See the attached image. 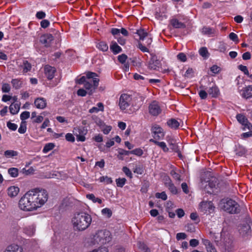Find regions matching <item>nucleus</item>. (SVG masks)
<instances>
[{
	"label": "nucleus",
	"instance_id": "obj_17",
	"mask_svg": "<svg viewBox=\"0 0 252 252\" xmlns=\"http://www.w3.org/2000/svg\"><path fill=\"white\" fill-rule=\"evenodd\" d=\"M239 231L241 235L244 237L250 235L251 233V228L250 225L246 223L239 226Z\"/></svg>",
	"mask_w": 252,
	"mask_h": 252
},
{
	"label": "nucleus",
	"instance_id": "obj_48",
	"mask_svg": "<svg viewBox=\"0 0 252 252\" xmlns=\"http://www.w3.org/2000/svg\"><path fill=\"white\" fill-rule=\"evenodd\" d=\"M229 38L236 43H238L239 42L238 35L234 32L230 33Z\"/></svg>",
	"mask_w": 252,
	"mask_h": 252
},
{
	"label": "nucleus",
	"instance_id": "obj_7",
	"mask_svg": "<svg viewBox=\"0 0 252 252\" xmlns=\"http://www.w3.org/2000/svg\"><path fill=\"white\" fill-rule=\"evenodd\" d=\"M99 81V79L97 78V76H94L93 78L88 79L85 84L84 87L90 95L92 94L97 88Z\"/></svg>",
	"mask_w": 252,
	"mask_h": 252
},
{
	"label": "nucleus",
	"instance_id": "obj_58",
	"mask_svg": "<svg viewBox=\"0 0 252 252\" xmlns=\"http://www.w3.org/2000/svg\"><path fill=\"white\" fill-rule=\"evenodd\" d=\"M127 59V56L124 54L120 55L118 57V60L119 62L122 63H125Z\"/></svg>",
	"mask_w": 252,
	"mask_h": 252
},
{
	"label": "nucleus",
	"instance_id": "obj_35",
	"mask_svg": "<svg viewBox=\"0 0 252 252\" xmlns=\"http://www.w3.org/2000/svg\"><path fill=\"white\" fill-rule=\"evenodd\" d=\"M20 110V105L17 103H12L9 106V110L11 114L15 115L18 113Z\"/></svg>",
	"mask_w": 252,
	"mask_h": 252
},
{
	"label": "nucleus",
	"instance_id": "obj_63",
	"mask_svg": "<svg viewBox=\"0 0 252 252\" xmlns=\"http://www.w3.org/2000/svg\"><path fill=\"white\" fill-rule=\"evenodd\" d=\"M65 139L69 142H73L75 141V138L70 133H67L65 135Z\"/></svg>",
	"mask_w": 252,
	"mask_h": 252
},
{
	"label": "nucleus",
	"instance_id": "obj_23",
	"mask_svg": "<svg viewBox=\"0 0 252 252\" xmlns=\"http://www.w3.org/2000/svg\"><path fill=\"white\" fill-rule=\"evenodd\" d=\"M23 232L29 236H32L35 232V225L33 224L27 226L23 229Z\"/></svg>",
	"mask_w": 252,
	"mask_h": 252
},
{
	"label": "nucleus",
	"instance_id": "obj_4",
	"mask_svg": "<svg viewBox=\"0 0 252 252\" xmlns=\"http://www.w3.org/2000/svg\"><path fill=\"white\" fill-rule=\"evenodd\" d=\"M136 34L139 36V39L140 40H146L145 43H142L141 42H138L137 47L142 52H149V48L153 41L152 38L150 34L145 32L143 29H140L137 31Z\"/></svg>",
	"mask_w": 252,
	"mask_h": 252
},
{
	"label": "nucleus",
	"instance_id": "obj_9",
	"mask_svg": "<svg viewBox=\"0 0 252 252\" xmlns=\"http://www.w3.org/2000/svg\"><path fill=\"white\" fill-rule=\"evenodd\" d=\"M151 132L154 140H159L163 139L164 137L163 128L157 124H155L152 126Z\"/></svg>",
	"mask_w": 252,
	"mask_h": 252
},
{
	"label": "nucleus",
	"instance_id": "obj_44",
	"mask_svg": "<svg viewBox=\"0 0 252 252\" xmlns=\"http://www.w3.org/2000/svg\"><path fill=\"white\" fill-rule=\"evenodd\" d=\"M100 182H105L106 184H110L113 182V181L110 177L107 176H101L99 178Z\"/></svg>",
	"mask_w": 252,
	"mask_h": 252
},
{
	"label": "nucleus",
	"instance_id": "obj_45",
	"mask_svg": "<svg viewBox=\"0 0 252 252\" xmlns=\"http://www.w3.org/2000/svg\"><path fill=\"white\" fill-rule=\"evenodd\" d=\"M126 180L125 178H118L116 180L117 186L119 187L122 188L126 184Z\"/></svg>",
	"mask_w": 252,
	"mask_h": 252
},
{
	"label": "nucleus",
	"instance_id": "obj_59",
	"mask_svg": "<svg viewBox=\"0 0 252 252\" xmlns=\"http://www.w3.org/2000/svg\"><path fill=\"white\" fill-rule=\"evenodd\" d=\"M1 91L3 93H8L10 91V86L7 83H4L2 85Z\"/></svg>",
	"mask_w": 252,
	"mask_h": 252
},
{
	"label": "nucleus",
	"instance_id": "obj_34",
	"mask_svg": "<svg viewBox=\"0 0 252 252\" xmlns=\"http://www.w3.org/2000/svg\"><path fill=\"white\" fill-rule=\"evenodd\" d=\"M246 152L247 150L244 147L240 145H239L237 147H236V148L235 149V153L236 155L240 157H242L244 156L246 154Z\"/></svg>",
	"mask_w": 252,
	"mask_h": 252
},
{
	"label": "nucleus",
	"instance_id": "obj_8",
	"mask_svg": "<svg viewBox=\"0 0 252 252\" xmlns=\"http://www.w3.org/2000/svg\"><path fill=\"white\" fill-rule=\"evenodd\" d=\"M132 96L126 94H121L119 99V106L121 110H124L131 105Z\"/></svg>",
	"mask_w": 252,
	"mask_h": 252
},
{
	"label": "nucleus",
	"instance_id": "obj_27",
	"mask_svg": "<svg viewBox=\"0 0 252 252\" xmlns=\"http://www.w3.org/2000/svg\"><path fill=\"white\" fill-rule=\"evenodd\" d=\"M170 24L172 27L176 29H184L186 27L184 23L180 22L177 19H172L170 20Z\"/></svg>",
	"mask_w": 252,
	"mask_h": 252
},
{
	"label": "nucleus",
	"instance_id": "obj_31",
	"mask_svg": "<svg viewBox=\"0 0 252 252\" xmlns=\"http://www.w3.org/2000/svg\"><path fill=\"white\" fill-rule=\"evenodd\" d=\"M150 141L158 146L164 152H167L169 150L168 148L167 147L166 144L164 142H158V140L154 139H150Z\"/></svg>",
	"mask_w": 252,
	"mask_h": 252
},
{
	"label": "nucleus",
	"instance_id": "obj_18",
	"mask_svg": "<svg viewBox=\"0 0 252 252\" xmlns=\"http://www.w3.org/2000/svg\"><path fill=\"white\" fill-rule=\"evenodd\" d=\"M94 76H98L97 74L94 72H88L87 73L86 75L82 76L80 79L76 81L77 83L79 84H84L86 83L88 79H91Z\"/></svg>",
	"mask_w": 252,
	"mask_h": 252
},
{
	"label": "nucleus",
	"instance_id": "obj_5",
	"mask_svg": "<svg viewBox=\"0 0 252 252\" xmlns=\"http://www.w3.org/2000/svg\"><path fill=\"white\" fill-rule=\"evenodd\" d=\"M220 206L224 211L231 214H238L241 211L239 204L232 199H223L220 201Z\"/></svg>",
	"mask_w": 252,
	"mask_h": 252
},
{
	"label": "nucleus",
	"instance_id": "obj_28",
	"mask_svg": "<svg viewBox=\"0 0 252 252\" xmlns=\"http://www.w3.org/2000/svg\"><path fill=\"white\" fill-rule=\"evenodd\" d=\"M19 192V189L16 186H11L7 189L8 195L10 197L17 196Z\"/></svg>",
	"mask_w": 252,
	"mask_h": 252
},
{
	"label": "nucleus",
	"instance_id": "obj_32",
	"mask_svg": "<svg viewBox=\"0 0 252 252\" xmlns=\"http://www.w3.org/2000/svg\"><path fill=\"white\" fill-rule=\"evenodd\" d=\"M118 154L117 157L118 159L123 160L124 159V157L125 156H128L129 155V151H126L123 149H118Z\"/></svg>",
	"mask_w": 252,
	"mask_h": 252
},
{
	"label": "nucleus",
	"instance_id": "obj_20",
	"mask_svg": "<svg viewBox=\"0 0 252 252\" xmlns=\"http://www.w3.org/2000/svg\"><path fill=\"white\" fill-rule=\"evenodd\" d=\"M202 243L205 246L207 252H217L214 246L209 240L202 238Z\"/></svg>",
	"mask_w": 252,
	"mask_h": 252
},
{
	"label": "nucleus",
	"instance_id": "obj_15",
	"mask_svg": "<svg viewBox=\"0 0 252 252\" xmlns=\"http://www.w3.org/2000/svg\"><path fill=\"white\" fill-rule=\"evenodd\" d=\"M240 94L242 97L246 99L252 97V85L243 88L240 91Z\"/></svg>",
	"mask_w": 252,
	"mask_h": 252
},
{
	"label": "nucleus",
	"instance_id": "obj_1",
	"mask_svg": "<svg viewBox=\"0 0 252 252\" xmlns=\"http://www.w3.org/2000/svg\"><path fill=\"white\" fill-rule=\"evenodd\" d=\"M92 220L91 215L85 212H79L74 214L71 222L74 230L81 231L89 227Z\"/></svg>",
	"mask_w": 252,
	"mask_h": 252
},
{
	"label": "nucleus",
	"instance_id": "obj_37",
	"mask_svg": "<svg viewBox=\"0 0 252 252\" xmlns=\"http://www.w3.org/2000/svg\"><path fill=\"white\" fill-rule=\"evenodd\" d=\"M18 152L12 150H6L4 153V157L7 158H13L18 156Z\"/></svg>",
	"mask_w": 252,
	"mask_h": 252
},
{
	"label": "nucleus",
	"instance_id": "obj_26",
	"mask_svg": "<svg viewBox=\"0 0 252 252\" xmlns=\"http://www.w3.org/2000/svg\"><path fill=\"white\" fill-rule=\"evenodd\" d=\"M34 104L37 108L43 109L46 106V101L44 98H37L34 101Z\"/></svg>",
	"mask_w": 252,
	"mask_h": 252
},
{
	"label": "nucleus",
	"instance_id": "obj_33",
	"mask_svg": "<svg viewBox=\"0 0 252 252\" xmlns=\"http://www.w3.org/2000/svg\"><path fill=\"white\" fill-rule=\"evenodd\" d=\"M97 107H93L89 110V113H97L99 111H104V106L102 103L99 102L97 104Z\"/></svg>",
	"mask_w": 252,
	"mask_h": 252
},
{
	"label": "nucleus",
	"instance_id": "obj_16",
	"mask_svg": "<svg viewBox=\"0 0 252 252\" xmlns=\"http://www.w3.org/2000/svg\"><path fill=\"white\" fill-rule=\"evenodd\" d=\"M54 39V37L51 34L47 33L42 35L40 37V41L46 47L50 45L52 41Z\"/></svg>",
	"mask_w": 252,
	"mask_h": 252
},
{
	"label": "nucleus",
	"instance_id": "obj_29",
	"mask_svg": "<svg viewBox=\"0 0 252 252\" xmlns=\"http://www.w3.org/2000/svg\"><path fill=\"white\" fill-rule=\"evenodd\" d=\"M167 126L173 129H177L180 126L179 122L175 119L172 118L167 121Z\"/></svg>",
	"mask_w": 252,
	"mask_h": 252
},
{
	"label": "nucleus",
	"instance_id": "obj_14",
	"mask_svg": "<svg viewBox=\"0 0 252 252\" xmlns=\"http://www.w3.org/2000/svg\"><path fill=\"white\" fill-rule=\"evenodd\" d=\"M44 74L48 80H52L55 76L56 69L49 65H46L44 68Z\"/></svg>",
	"mask_w": 252,
	"mask_h": 252
},
{
	"label": "nucleus",
	"instance_id": "obj_46",
	"mask_svg": "<svg viewBox=\"0 0 252 252\" xmlns=\"http://www.w3.org/2000/svg\"><path fill=\"white\" fill-rule=\"evenodd\" d=\"M27 130L26 124L25 122H22L19 128H18V132L20 133L24 134L26 132Z\"/></svg>",
	"mask_w": 252,
	"mask_h": 252
},
{
	"label": "nucleus",
	"instance_id": "obj_2",
	"mask_svg": "<svg viewBox=\"0 0 252 252\" xmlns=\"http://www.w3.org/2000/svg\"><path fill=\"white\" fill-rule=\"evenodd\" d=\"M35 202L32 198L31 190L26 192L19 200V207L25 211L36 210Z\"/></svg>",
	"mask_w": 252,
	"mask_h": 252
},
{
	"label": "nucleus",
	"instance_id": "obj_47",
	"mask_svg": "<svg viewBox=\"0 0 252 252\" xmlns=\"http://www.w3.org/2000/svg\"><path fill=\"white\" fill-rule=\"evenodd\" d=\"M129 154H133L138 156H141L143 154V152L142 149L140 148H137L132 151H129Z\"/></svg>",
	"mask_w": 252,
	"mask_h": 252
},
{
	"label": "nucleus",
	"instance_id": "obj_36",
	"mask_svg": "<svg viewBox=\"0 0 252 252\" xmlns=\"http://www.w3.org/2000/svg\"><path fill=\"white\" fill-rule=\"evenodd\" d=\"M11 84L15 89H19L22 87L23 82L21 79H13L11 80Z\"/></svg>",
	"mask_w": 252,
	"mask_h": 252
},
{
	"label": "nucleus",
	"instance_id": "obj_61",
	"mask_svg": "<svg viewBox=\"0 0 252 252\" xmlns=\"http://www.w3.org/2000/svg\"><path fill=\"white\" fill-rule=\"evenodd\" d=\"M7 126L8 128L12 130H15L17 128V125L14 123H11L10 122H7Z\"/></svg>",
	"mask_w": 252,
	"mask_h": 252
},
{
	"label": "nucleus",
	"instance_id": "obj_40",
	"mask_svg": "<svg viewBox=\"0 0 252 252\" xmlns=\"http://www.w3.org/2000/svg\"><path fill=\"white\" fill-rule=\"evenodd\" d=\"M18 169L17 168L12 167L10 168L8 170V174L13 178H15L18 176Z\"/></svg>",
	"mask_w": 252,
	"mask_h": 252
},
{
	"label": "nucleus",
	"instance_id": "obj_56",
	"mask_svg": "<svg viewBox=\"0 0 252 252\" xmlns=\"http://www.w3.org/2000/svg\"><path fill=\"white\" fill-rule=\"evenodd\" d=\"M169 146L170 148L173 151L177 152L179 151L178 147L176 143L174 142H172V141L170 142L169 143Z\"/></svg>",
	"mask_w": 252,
	"mask_h": 252
},
{
	"label": "nucleus",
	"instance_id": "obj_62",
	"mask_svg": "<svg viewBox=\"0 0 252 252\" xmlns=\"http://www.w3.org/2000/svg\"><path fill=\"white\" fill-rule=\"evenodd\" d=\"M210 70L212 73L217 74L220 72V67L217 65H214L210 68Z\"/></svg>",
	"mask_w": 252,
	"mask_h": 252
},
{
	"label": "nucleus",
	"instance_id": "obj_50",
	"mask_svg": "<svg viewBox=\"0 0 252 252\" xmlns=\"http://www.w3.org/2000/svg\"><path fill=\"white\" fill-rule=\"evenodd\" d=\"M101 213L103 215H106L108 218H110L112 215L111 210L107 208L103 209L101 210Z\"/></svg>",
	"mask_w": 252,
	"mask_h": 252
},
{
	"label": "nucleus",
	"instance_id": "obj_3",
	"mask_svg": "<svg viewBox=\"0 0 252 252\" xmlns=\"http://www.w3.org/2000/svg\"><path fill=\"white\" fill-rule=\"evenodd\" d=\"M32 198L35 202L36 210L42 207L48 200V194L44 189L38 188L31 189Z\"/></svg>",
	"mask_w": 252,
	"mask_h": 252
},
{
	"label": "nucleus",
	"instance_id": "obj_41",
	"mask_svg": "<svg viewBox=\"0 0 252 252\" xmlns=\"http://www.w3.org/2000/svg\"><path fill=\"white\" fill-rule=\"evenodd\" d=\"M55 144L52 143H49L46 144L43 148V152L44 153H47L50 151L52 150L55 147Z\"/></svg>",
	"mask_w": 252,
	"mask_h": 252
},
{
	"label": "nucleus",
	"instance_id": "obj_19",
	"mask_svg": "<svg viewBox=\"0 0 252 252\" xmlns=\"http://www.w3.org/2000/svg\"><path fill=\"white\" fill-rule=\"evenodd\" d=\"M19 68L22 70L23 74H25L28 72L30 71L32 69V64L27 60H23L22 64L18 66Z\"/></svg>",
	"mask_w": 252,
	"mask_h": 252
},
{
	"label": "nucleus",
	"instance_id": "obj_57",
	"mask_svg": "<svg viewBox=\"0 0 252 252\" xmlns=\"http://www.w3.org/2000/svg\"><path fill=\"white\" fill-rule=\"evenodd\" d=\"M202 32L206 34L213 33V29L210 27H204L202 29Z\"/></svg>",
	"mask_w": 252,
	"mask_h": 252
},
{
	"label": "nucleus",
	"instance_id": "obj_49",
	"mask_svg": "<svg viewBox=\"0 0 252 252\" xmlns=\"http://www.w3.org/2000/svg\"><path fill=\"white\" fill-rule=\"evenodd\" d=\"M247 130H249L250 131L247 132H244L241 134V137L242 139H246L248 137L252 136V129L251 128H247Z\"/></svg>",
	"mask_w": 252,
	"mask_h": 252
},
{
	"label": "nucleus",
	"instance_id": "obj_30",
	"mask_svg": "<svg viewBox=\"0 0 252 252\" xmlns=\"http://www.w3.org/2000/svg\"><path fill=\"white\" fill-rule=\"evenodd\" d=\"M208 94L213 97H216L218 96L220 93V91L218 87L216 85H214L211 87H210L208 90Z\"/></svg>",
	"mask_w": 252,
	"mask_h": 252
},
{
	"label": "nucleus",
	"instance_id": "obj_42",
	"mask_svg": "<svg viewBox=\"0 0 252 252\" xmlns=\"http://www.w3.org/2000/svg\"><path fill=\"white\" fill-rule=\"evenodd\" d=\"M199 53L204 58H207L209 57V53L206 47H201L199 50Z\"/></svg>",
	"mask_w": 252,
	"mask_h": 252
},
{
	"label": "nucleus",
	"instance_id": "obj_52",
	"mask_svg": "<svg viewBox=\"0 0 252 252\" xmlns=\"http://www.w3.org/2000/svg\"><path fill=\"white\" fill-rule=\"evenodd\" d=\"M156 197L157 198H160L163 200H166L167 198L166 194L164 191H162L161 193L158 192L156 194Z\"/></svg>",
	"mask_w": 252,
	"mask_h": 252
},
{
	"label": "nucleus",
	"instance_id": "obj_12",
	"mask_svg": "<svg viewBox=\"0 0 252 252\" xmlns=\"http://www.w3.org/2000/svg\"><path fill=\"white\" fill-rule=\"evenodd\" d=\"M149 112L154 116H157L161 113V110L158 102L154 101L149 105Z\"/></svg>",
	"mask_w": 252,
	"mask_h": 252
},
{
	"label": "nucleus",
	"instance_id": "obj_43",
	"mask_svg": "<svg viewBox=\"0 0 252 252\" xmlns=\"http://www.w3.org/2000/svg\"><path fill=\"white\" fill-rule=\"evenodd\" d=\"M138 247L144 252H151L150 250L147 247V246L141 242H138L137 243Z\"/></svg>",
	"mask_w": 252,
	"mask_h": 252
},
{
	"label": "nucleus",
	"instance_id": "obj_10",
	"mask_svg": "<svg viewBox=\"0 0 252 252\" xmlns=\"http://www.w3.org/2000/svg\"><path fill=\"white\" fill-rule=\"evenodd\" d=\"M236 119L237 121L242 126V129L243 130H247V128L252 129V125L249 122L248 119L243 114H239L236 115Z\"/></svg>",
	"mask_w": 252,
	"mask_h": 252
},
{
	"label": "nucleus",
	"instance_id": "obj_60",
	"mask_svg": "<svg viewBox=\"0 0 252 252\" xmlns=\"http://www.w3.org/2000/svg\"><path fill=\"white\" fill-rule=\"evenodd\" d=\"M170 174L175 180H177V181L181 180V179H180L181 176H180V174L177 173V172H176L175 171H174L173 170H171L170 171Z\"/></svg>",
	"mask_w": 252,
	"mask_h": 252
},
{
	"label": "nucleus",
	"instance_id": "obj_38",
	"mask_svg": "<svg viewBox=\"0 0 252 252\" xmlns=\"http://www.w3.org/2000/svg\"><path fill=\"white\" fill-rule=\"evenodd\" d=\"M98 49L103 52L107 51L108 49V46L107 44L104 41H101L97 44Z\"/></svg>",
	"mask_w": 252,
	"mask_h": 252
},
{
	"label": "nucleus",
	"instance_id": "obj_11",
	"mask_svg": "<svg viewBox=\"0 0 252 252\" xmlns=\"http://www.w3.org/2000/svg\"><path fill=\"white\" fill-rule=\"evenodd\" d=\"M132 96L131 106L140 107L143 104L144 97L139 94L135 93Z\"/></svg>",
	"mask_w": 252,
	"mask_h": 252
},
{
	"label": "nucleus",
	"instance_id": "obj_6",
	"mask_svg": "<svg viewBox=\"0 0 252 252\" xmlns=\"http://www.w3.org/2000/svg\"><path fill=\"white\" fill-rule=\"evenodd\" d=\"M112 240L111 232L106 229L96 231L92 238V243L94 245H105Z\"/></svg>",
	"mask_w": 252,
	"mask_h": 252
},
{
	"label": "nucleus",
	"instance_id": "obj_64",
	"mask_svg": "<svg viewBox=\"0 0 252 252\" xmlns=\"http://www.w3.org/2000/svg\"><path fill=\"white\" fill-rule=\"evenodd\" d=\"M91 252H108V250L105 247H101L98 249H94Z\"/></svg>",
	"mask_w": 252,
	"mask_h": 252
},
{
	"label": "nucleus",
	"instance_id": "obj_55",
	"mask_svg": "<svg viewBox=\"0 0 252 252\" xmlns=\"http://www.w3.org/2000/svg\"><path fill=\"white\" fill-rule=\"evenodd\" d=\"M238 68L249 77L250 74L246 66L241 64L238 66Z\"/></svg>",
	"mask_w": 252,
	"mask_h": 252
},
{
	"label": "nucleus",
	"instance_id": "obj_13",
	"mask_svg": "<svg viewBox=\"0 0 252 252\" xmlns=\"http://www.w3.org/2000/svg\"><path fill=\"white\" fill-rule=\"evenodd\" d=\"M75 134L76 136L77 140L83 142L85 141V135L87 133V130L84 127H79L74 129Z\"/></svg>",
	"mask_w": 252,
	"mask_h": 252
},
{
	"label": "nucleus",
	"instance_id": "obj_54",
	"mask_svg": "<svg viewBox=\"0 0 252 252\" xmlns=\"http://www.w3.org/2000/svg\"><path fill=\"white\" fill-rule=\"evenodd\" d=\"M30 116V113L29 111H24L20 115V119L22 121L28 119Z\"/></svg>",
	"mask_w": 252,
	"mask_h": 252
},
{
	"label": "nucleus",
	"instance_id": "obj_39",
	"mask_svg": "<svg viewBox=\"0 0 252 252\" xmlns=\"http://www.w3.org/2000/svg\"><path fill=\"white\" fill-rule=\"evenodd\" d=\"M88 199L92 200L94 203L97 202L99 204L102 203V200L101 199L95 197L94 194H89L86 195Z\"/></svg>",
	"mask_w": 252,
	"mask_h": 252
},
{
	"label": "nucleus",
	"instance_id": "obj_51",
	"mask_svg": "<svg viewBox=\"0 0 252 252\" xmlns=\"http://www.w3.org/2000/svg\"><path fill=\"white\" fill-rule=\"evenodd\" d=\"M111 33L114 36L115 38H117V37H119L120 34V29L117 28H112L111 29Z\"/></svg>",
	"mask_w": 252,
	"mask_h": 252
},
{
	"label": "nucleus",
	"instance_id": "obj_24",
	"mask_svg": "<svg viewBox=\"0 0 252 252\" xmlns=\"http://www.w3.org/2000/svg\"><path fill=\"white\" fill-rule=\"evenodd\" d=\"M216 189V183L214 181H209L204 188V190L209 194L214 193V189Z\"/></svg>",
	"mask_w": 252,
	"mask_h": 252
},
{
	"label": "nucleus",
	"instance_id": "obj_21",
	"mask_svg": "<svg viewBox=\"0 0 252 252\" xmlns=\"http://www.w3.org/2000/svg\"><path fill=\"white\" fill-rule=\"evenodd\" d=\"M165 186L168 188L171 192L174 194L177 193V189L174 185L172 183L171 179L169 177L165 178Z\"/></svg>",
	"mask_w": 252,
	"mask_h": 252
},
{
	"label": "nucleus",
	"instance_id": "obj_22",
	"mask_svg": "<svg viewBox=\"0 0 252 252\" xmlns=\"http://www.w3.org/2000/svg\"><path fill=\"white\" fill-rule=\"evenodd\" d=\"M3 252H23V249L18 245L12 244L8 246Z\"/></svg>",
	"mask_w": 252,
	"mask_h": 252
},
{
	"label": "nucleus",
	"instance_id": "obj_53",
	"mask_svg": "<svg viewBox=\"0 0 252 252\" xmlns=\"http://www.w3.org/2000/svg\"><path fill=\"white\" fill-rule=\"evenodd\" d=\"M122 170L127 177L130 178H132V174L128 167L124 166L123 167Z\"/></svg>",
	"mask_w": 252,
	"mask_h": 252
},
{
	"label": "nucleus",
	"instance_id": "obj_25",
	"mask_svg": "<svg viewBox=\"0 0 252 252\" xmlns=\"http://www.w3.org/2000/svg\"><path fill=\"white\" fill-rule=\"evenodd\" d=\"M110 49L115 55L117 54L122 51V48L119 46L117 42L115 41H111L110 45Z\"/></svg>",
	"mask_w": 252,
	"mask_h": 252
}]
</instances>
